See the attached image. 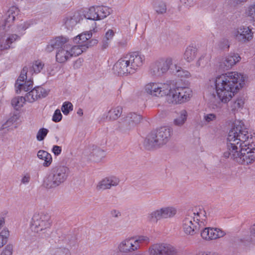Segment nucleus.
Listing matches in <instances>:
<instances>
[{"instance_id":"nucleus-56","label":"nucleus","mask_w":255,"mask_h":255,"mask_svg":"<svg viewBox=\"0 0 255 255\" xmlns=\"http://www.w3.org/2000/svg\"><path fill=\"white\" fill-rule=\"evenodd\" d=\"M55 48H56L55 46V45L53 43V41L51 40L50 42L48 43V44L47 45L46 48H45V51L47 52H51L54 50Z\"/></svg>"},{"instance_id":"nucleus-32","label":"nucleus","mask_w":255,"mask_h":255,"mask_svg":"<svg viewBox=\"0 0 255 255\" xmlns=\"http://www.w3.org/2000/svg\"><path fill=\"white\" fill-rule=\"evenodd\" d=\"M98 15L97 6L90 7L84 13V17L86 19L93 20L92 23L95 22L96 20H98Z\"/></svg>"},{"instance_id":"nucleus-15","label":"nucleus","mask_w":255,"mask_h":255,"mask_svg":"<svg viewBox=\"0 0 255 255\" xmlns=\"http://www.w3.org/2000/svg\"><path fill=\"white\" fill-rule=\"evenodd\" d=\"M149 255H176L175 249L170 245L155 244L148 249Z\"/></svg>"},{"instance_id":"nucleus-31","label":"nucleus","mask_w":255,"mask_h":255,"mask_svg":"<svg viewBox=\"0 0 255 255\" xmlns=\"http://www.w3.org/2000/svg\"><path fill=\"white\" fill-rule=\"evenodd\" d=\"M171 70L172 73L179 77L189 78L191 77V74L189 71L183 69L176 64H175L171 68Z\"/></svg>"},{"instance_id":"nucleus-39","label":"nucleus","mask_w":255,"mask_h":255,"mask_svg":"<svg viewBox=\"0 0 255 255\" xmlns=\"http://www.w3.org/2000/svg\"><path fill=\"white\" fill-rule=\"evenodd\" d=\"M115 35V32L112 29H109L106 33L103 41V47L106 48L109 46V41L111 40Z\"/></svg>"},{"instance_id":"nucleus-52","label":"nucleus","mask_w":255,"mask_h":255,"mask_svg":"<svg viewBox=\"0 0 255 255\" xmlns=\"http://www.w3.org/2000/svg\"><path fill=\"white\" fill-rule=\"evenodd\" d=\"M31 179L30 174L29 173H26L22 175L20 180L21 184H27L29 183Z\"/></svg>"},{"instance_id":"nucleus-42","label":"nucleus","mask_w":255,"mask_h":255,"mask_svg":"<svg viewBox=\"0 0 255 255\" xmlns=\"http://www.w3.org/2000/svg\"><path fill=\"white\" fill-rule=\"evenodd\" d=\"M245 13L251 20L255 21V3L248 7Z\"/></svg>"},{"instance_id":"nucleus-6","label":"nucleus","mask_w":255,"mask_h":255,"mask_svg":"<svg viewBox=\"0 0 255 255\" xmlns=\"http://www.w3.org/2000/svg\"><path fill=\"white\" fill-rule=\"evenodd\" d=\"M69 173L66 166L60 165L53 167L44 180V186L47 189L58 187L66 180Z\"/></svg>"},{"instance_id":"nucleus-9","label":"nucleus","mask_w":255,"mask_h":255,"mask_svg":"<svg viewBox=\"0 0 255 255\" xmlns=\"http://www.w3.org/2000/svg\"><path fill=\"white\" fill-rule=\"evenodd\" d=\"M149 242V239L147 236L128 237L119 243L117 250L121 253H130L137 251L142 245L147 244Z\"/></svg>"},{"instance_id":"nucleus-63","label":"nucleus","mask_w":255,"mask_h":255,"mask_svg":"<svg viewBox=\"0 0 255 255\" xmlns=\"http://www.w3.org/2000/svg\"><path fill=\"white\" fill-rule=\"evenodd\" d=\"M17 119V116L16 115H14L9 119V121L10 122L13 123V122H15V121H16Z\"/></svg>"},{"instance_id":"nucleus-47","label":"nucleus","mask_w":255,"mask_h":255,"mask_svg":"<svg viewBox=\"0 0 255 255\" xmlns=\"http://www.w3.org/2000/svg\"><path fill=\"white\" fill-rule=\"evenodd\" d=\"M36 90V95L37 99L44 98L47 96L48 91L41 87H38L34 88Z\"/></svg>"},{"instance_id":"nucleus-24","label":"nucleus","mask_w":255,"mask_h":255,"mask_svg":"<svg viewBox=\"0 0 255 255\" xmlns=\"http://www.w3.org/2000/svg\"><path fill=\"white\" fill-rule=\"evenodd\" d=\"M97 23L96 22H93L92 24V27L90 31H86L79 34L75 37V41L83 43L86 42L87 40L90 39L92 36V32L95 33L98 31L97 27Z\"/></svg>"},{"instance_id":"nucleus-41","label":"nucleus","mask_w":255,"mask_h":255,"mask_svg":"<svg viewBox=\"0 0 255 255\" xmlns=\"http://www.w3.org/2000/svg\"><path fill=\"white\" fill-rule=\"evenodd\" d=\"M51 253L53 255H71L70 250L65 248L53 249Z\"/></svg>"},{"instance_id":"nucleus-40","label":"nucleus","mask_w":255,"mask_h":255,"mask_svg":"<svg viewBox=\"0 0 255 255\" xmlns=\"http://www.w3.org/2000/svg\"><path fill=\"white\" fill-rule=\"evenodd\" d=\"M26 101L25 97H17L12 100L11 104L16 109H18L23 106Z\"/></svg>"},{"instance_id":"nucleus-1","label":"nucleus","mask_w":255,"mask_h":255,"mask_svg":"<svg viewBox=\"0 0 255 255\" xmlns=\"http://www.w3.org/2000/svg\"><path fill=\"white\" fill-rule=\"evenodd\" d=\"M215 91L210 95L212 108L217 107V103L227 104L244 87L245 77L237 71H230L217 76L213 79Z\"/></svg>"},{"instance_id":"nucleus-5","label":"nucleus","mask_w":255,"mask_h":255,"mask_svg":"<svg viewBox=\"0 0 255 255\" xmlns=\"http://www.w3.org/2000/svg\"><path fill=\"white\" fill-rule=\"evenodd\" d=\"M172 129L168 127H161L156 131L151 132L144 140V144L149 149L160 147L170 139Z\"/></svg>"},{"instance_id":"nucleus-54","label":"nucleus","mask_w":255,"mask_h":255,"mask_svg":"<svg viewBox=\"0 0 255 255\" xmlns=\"http://www.w3.org/2000/svg\"><path fill=\"white\" fill-rule=\"evenodd\" d=\"M180 2L185 6L191 7L195 3V0H180Z\"/></svg>"},{"instance_id":"nucleus-57","label":"nucleus","mask_w":255,"mask_h":255,"mask_svg":"<svg viewBox=\"0 0 255 255\" xmlns=\"http://www.w3.org/2000/svg\"><path fill=\"white\" fill-rule=\"evenodd\" d=\"M52 151L54 155L58 156L61 153L62 148L61 146L58 145H54L53 146Z\"/></svg>"},{"instance_id":"nucleus-58","label":"nucleus","mask_w":255,"mask_h":255,"mask_svg":"<svg viewBox=\"0 0 255 255\" xmlns=\"http://www.w3.org/2000/svg\"><path fill=\"white\" fill-rule=\"evenodd\" d=\"M111 215L115 218H118L121 216V213L118 210H113L111 212Z\"/></svg>"},{"instance_id":"nucleus-23","label":"nucleus","mask_w":255,"mask_h":255,"mask_svg":"<svg viewBox=\"0 0 255 255\" xmlns=\"http://www.w3.org/2000/svg\"><path fill=\"white\" fill-rule=\"evenodd\" d=\"M123 108L120 106L112 107L106 115H104V118L108 121H114L118 119L121 116Z\"/></svg>"},{"instance_id":"nucleus-2","label":"nucleus","mask_w":255,"mask_h":255,"mask_svg":"<svg viewBox=\"0 0 255 255\" xmlns=\"http://www.w3.org/2000/svg\"><path fill=\"white\" fill-rule=\"evenodd\" d=\"M251 136L246 129L240 125H236L232 128L228 134L227 138V151L224 153L225 157L231 158L238 162V158L244 147V142L249 140Z\"/></svg>"},{"instance_id":"nucleus-3","label":"nucleus","mask_w":255,"mask_h":255,"mask_svg":"<svg viewBox=\"0 0 255 255\" xmlns=\"http://www.w3.org/2000/svg\"><path fill=\"white\" fill-rule=\"evenodd\" d=\"M143 55L134 52L121 58L114 65L113 72L118 76H127L135 73L143 65Z\"/></svg>"},{"instance_id":"nucleus-62","label":"nucleus","mask_w":255,"mask_h":255,"mask_svg":"<svg viewBox=\"0 0 255 255\" xmlns=\"http://www.w3.org/2000/svg\"><path fill=\"white\" fill-rule=\"evenodd\" d=\"M196 255H213L210 253L205 252H200L196 254Z\"/></svg>"},{"instance_id":"nucleus-29","label":"nucleus","mask_w":255,"mask_h":255,"mask_svg":"<svg viewBox=\"0 0 255 255\" xmlns=\"http://www.w3.org/2000/svg\"><path fill=\"white\" fill-rule=\"evenodd\" d=\"M37 156L39 159L43 160V166L45 167H49L52 163V158L51 155L46 151L40 150L37 152Z\"/></svg>"},{"instance_id":"nucleus-60","label":"nucleus","mask_w":255,"mask_h":255,"mask_svg":"<svg viewBox=\"0 0 255 255\" xmlns=\"http://www.w3.org/2000/svg\"><path fill=\"white\" fill-rule=\"evenodd\" d=\"M251 235L255 238V223L250 228Z\"/></svg>"},{"instance_id":"nucleus-28","label":"nucleus","mask_w":255,"mask_h":255,"mask_svg":"<svg viewBox=\"0 0 255 255\" xmlns=\"http://www.w3.org/2000/svg\"><path fill=\"white\" fill-rule=\"evenodd\" d=\"M163 219H171L177 214V209L174 206H169L160 208Z\"/></svg>"},{"instance_id":"nucleus-12","label":"nucleus","mask_w":255,"mask_h":255,"mask_svg":"<svg viewBox=\"0 0 255 255\" xmlns=\"http://www.w3.org/2000/svg\"><path fill=\"white\" fill-rule=\"evenodd\" d=\"M255 136L249 137V140L244 142V147L240 156L238 158V163L247 164L252 163L255 160Z\"/></svg>"},{"instance_id":"nucleus-21","label":"nucleus","mask_w":255,"mask_h":255,"mask_svg":"<svg viewBox=\"0 0 255 255\" xmlns=\"http://www.w3.org/2000/svg\"><path fill=\"white\" fill-rule=\"evenodd\" d=\"M141 120V117L134 113L128 114L126 119L125 126L127 130H130L138 125Z\"/></svg>"},{"instance_id":"nucleus-8","label":"nucleus","mask_w":255,"mask_h":255,"mask_svg":"<svg viewBox=\"0 0 255 255\" xmlns=\"http://www.w3.org/2000/svg\"><path fill=\"white\" fill-rule=\"evenodd\" d=\"M89 44L77 45H65L57 50L56 60L60 63H64L73 56H77L86 51Z\"/></svg>"},{"instance_id":"nucleus-33","label":"nucleus","mask_w":255,"mask_h":255,"mask_svg":"<svg viewBox=\"0 0 255 255\" xmlns=\"http://www.w3.org/2000/svg\"><path fill=\"white\" fill-rule=\"evenodd\" d=\"M147 219L149 222L157 223V222L162 219V215L160 208L155 210L148 214Z\"/></svg>"},{"instance_id":"nucleus-61","label":"nucleus","mask_w":255,"mask_h":255,"mask_svg":"<svg viewBox=\"0 0 255 255\" xmlns=\"http://www.w3.org/2000/svg\"><path fill=\"white\" fill-rule=\"evenodd\" d=\"M232 1L237 4H239L246 2L248 0H232Z\"/></svg>"},{"instance_id":"nucleus-30","label":"nucleus","mask_w":255,"mask_h":255,"mask_svg":"<svg viewBox=\"0 0 255 255\" xmlns=\"http://www.w3.org/2000/svg\"><path fill=\"white\" fill-rule=\"evenodd\" d=\"M151 5L158 14H163L166 11V3L161 0H151Z\"/></svg>"},{"instance_id":"nucleus-19","label":"nucleus","mask_w":255,"mask_h":255,"mask_svg":"<svg viewBox=\"0 0 255 255\" xmlns=\"http://www.w3.org/2000/svg\"><path fill=\"white\" fill-rule=\"evenodd\" d=\"M84 154L89 160L96 162L101 161L105 156L103 150L94 146L86 148Z\"/></svg>"},{"instance_id":"nucleus-49","label":"nucleus","mask_w":255,"mask_h":255,"mask_svg":"<svg viewBox=\"0 0 255 255\" xmlns=\"http://www.w3.org/2000/svg\"><path fill=\"white\" fill-rule=\"evenodd\" d=\"M244 104V101L242 99H238L232 103L231 108L232 111H236L242 108Z\"/></svg>"},{"instance_id":"nucleus-55","label":"nucleus","mask_w":255,"mask_h":255,"mask_svg":"<svg viewBox=\"0 0 255 255\" xmlns=\"http://www.w3.org/2000/svg\"><path fill=\"white\" fill-rule=\"evenodd\" d=\"M83 62V60L81 58H78L73 63V68L74 69H79L82 65Z\"/></svg>"},{"instance_id":"nucleus-37","label":"nucleus","mask_w":255,"mask_h":255,"mask_svg":"<svg viewBox=\"0 0 255 255\" xmlns=\"http://www.w3.org/2000/svg\"><path fill=\"white\" fill-rule=\"evenodd\" d=\"M209 56L207 54L201 55L196 62L197 67L203 68L206 66L209 61Z\"/></svg>"},{"instance_id":"nucleus-46","label":"nucleus","mask_w":255,"mask_h":255,"mask_svg":"<svg viewBox=\"0 0 255 255\" xmlns=\"http://www.w3.org/2000/svg\"><path fill=\"white\" fill-rule=\"evenodd\" d=\"M73 110V105L69 102H65L61 107V111L65 115H67L70 111Z\"/></svg>"},{"instance_id":"nucleus-10","label":"nucleus","mask_w":255,"mask_h":255,"mask_svg":"<svg viewBox=\"0 0 255 255\" xmlns=\"http://www.w3.org/2000/svg\"><path fill=\"white\" fill-rule=\"evenodd\" d=\"M31 230L39 234L47 233L51 226L49 215L44 212L35 213L31 221Z\"/></svg>"},{"instance_id":"nucleus-45","label":"nucleus","mask_w":255,"mask_h":255,"mask_svg":"<svg viewBox=\"0 0 255 255\" xmlns=\"http://www.w3.org/2000/svg\"><path fill=\"white\" fill-rule=\"evenodd\" d=\"M49 130L45 128H40L36 134V139L38 141L43 140L48 134Z\"/></svg>"},{"instance_id":"nucleus-34","label":"nucleus","mask_w":255,"mask_h":255,"mask_svg":"<svg viewBox=\"0 0 255 255\" xmlns=\"http://www.w3.org/2000/svg\"><path fill=\"white\" fill-rule=\"evenodd\" d=\"M98 14V20L103 19L109 15L111 12V9L107 6H97Z\"/></svg>"},{"instance_id":"nucleus-17","label":"nucleus","mask_w":255,"mask_h":255,"mask_svg":"<svg viewBox=\"0 0 255 255\" xmlns=\"http://www.w3.org/2000/svg\"><path fill=\"white\" fill-rule=\"evenodd\" d=\"M27 68L25 67L21 72V74L16 81L15 86L17 93H20L21 91H28L31 90L33 86V82L31 80L24 81L26 79V74Z\"/></svg>"},{"instance_id":"nucleus-44","label":"nucleus","mask_w":255,"mask_h":255,"mask_svg":"<svg viewBox=\"0 0 255 255\" xmlns=\"http://www.w3.org/2000/svg\"><path fill=\"white\" fill-rule=\"evenodd\" d=\"M36 95V90L34 88L26 95L25 98L26 101L30 103H33L35 101L38 100Z\"/></svg>"},{"instance_id":"nucleus-16","label":"nucleus","mask_w":255,"mask_h":255,"mask_svg":"<svg viewBox=\"0 0 255 255\" xmlns=\"http://www.w3.org/2000/svg\"><path fill=\"white\" fill-rule=\"evenodd\" d=\"M120 182V179L117 176L110 175L102 178L97 184L96 188L98 191L109 190L112 187L117 186Z\"/></svg>"},{"instance_id":"nucleus-26","label":"nucleus","mask_w":255,"mask_h":255,"mask_svg":"<svg viewBox=\"0 0 255 255\" xmlns=\"http://www.w3.org/2000/svg\"><path fill=\"white\" fill-rule=\"evenodd\" d=\"M198 54L197 48L193 46H188L186 48L183 54L184 59L187 62L193 61Z\"/></svg>"},{"instance_id":"nucleus-4","label":"nucleus","mask_w":255,"mask_h":255,"mask_svg":"<svg viewBox=\"0 0 255 255\" xmlns=\"http://www.w3.org/2000/svg\"><path fill=\"white\" fill-rule=\"evenodd\" d=\"M207 223V216L204 209L197 210H189L182 221V229L187 235L193 236L205 227Z\"/></svg>"},{"instance_id":"nucleus-43","label":"nucleus","mask_w":255,"mask_h":255,"mask_svg":"<svg viewBox=\"0 0 255 255\" xmlns=\"http://www.w3.org/2000/svg\"><path fill=\"white\" fill-rule=\"evenodd\" d=\"M217 115L213 113L205 114L203 115V121L206 124H209L216 121Z\"/></svg>"},{"instance_id":"nucleus-25","label":"nucleus","mask_w":255,"mask_h":255,"mask_svg":"<svg viewBox=\"0 0 255 255\" xmlns=\"http://www.w3.org/2000/svg\"><path fill=\"white\" fill-rule=\"evenodd\" d=\"M18 9L15 6L10 7L7 11L4 19V26L9 27L13 23L15 17L18 14Z\"/></svg>"},{"instance_id":"nucleus-50","label":"nucleus","mask_w":255,"mask_h":255,"mask_svg":"<svg viewBox=\"0 0 255 255\" xmlns=\"http://www.w3.org/2000/svg\"><path fill=\"white\" fill-rule=\"evenodd\" d=\"M30 26V24L27 22H23L18 24L17 26V30L16 31L18 32L21 33L25 30L27 28L29 27Z\"/></svg>"},{"instance_id":"nucleus-14","label":"nucleus","mask_w":255,"mask_h":255,"mask_svg":"<svg viewBox=\"0 0 255 255\" xmlns=\"http://www.w3.org/2000/svg\"><path fill=\"white\" fill-rule=\"evenodd\" d=\"M232 36L237 41L245 43L253 39L254 32L249 27L241 26L233 31Z\"/></svg>"},{"instance_id":"nucleus-20","label":"nucleus","mask_w":255,"mask_h":255,"mask_svg":"<svg viewBox=\"0 0 255 255\" xmlns=\"http://www.w3.org/2000/svg\"><path fill=\"white\" fill-rule=\"evenodd\" d=\"M241 59V58L238 54L230 53L222 59L220 66L223 69L229 70L239 62Z\"/></svg>"},{"instance_id":"nucleus-27","label":"nucleus","mask_w":255,"mask_h":255,"mask_svg":"<svg viewBox=\"0 0 255 255\" xmlns=\"http://www.w3.org/2000/svg\"><path fill=\"white\" fill-rule=\"evenodd\" d=\"M177 114L176 117L173 120V125L178 127H182L187 121V112L185 110H182Z\"/></svg>"},{"instance_id":"nucleus-36","label":"nucleus","mask_w":255,"mask_h":255,"mask_svg":"<svg viewBox=\"0 0 255 255\" xmlns=\"http://www.w3.org/2000/svg\"><path fill=\"white\" fill-rule=\"evenodd\" d=\"M19 38L16 34H11L5 40L3 45H1V49H7L10 48V44Z\"/></svg>"},{"instance_id":"nucleus-38","label":"nucleus","mask_w":255,"mask_h":255,"mask_svg":"<svg viewBox=\"0 0 255 255\" xmlns=\"http://www.w3.org/2000/svg\"><path fill=\"white\" fill-rule=\"evenodd\" d=\"M9 233L7 229H3L0 233V248L5 245L7 242Z\"/></svg>"},{"instance_id":"nucleus-7","label":"nucleus","mask_w":255,"mask_h":255,"mask_svg":"<svg viewBox=\"0 0 255 255\" xmlns=\"http://www.w3.org/2000/svg\"><path fill=\"white\" fill-rule=\"evenodd\" d=\"M192 95V90L188 87L178 84L174 86L170 85V90L168 94L167 102L173 105L182 104L189 101Z\"/></svg>"},{"instance_id":"nucleus-64","label":"nucleus","mask_w":255,"mask_h":255,"mask_svg":"<svg viewBox=\"0 0 255 255\" xmlns=\"http://www.w3.org/2000/svg\"><path fill=\"white\" fill-rule=\"evenodd\" d=\"M4 224V219L2 218H0V229L3 226Z\"/></svg>"},{"instance_id":"nucleus-35","label":"nucleus","mask_w":255,"mask_h":255,"mask_svg":"<svg viewBox=\"0 0 255 255\" xmlns=\"http://www.w3.org/2000/svg\"><path fill=\"white\" fill-rule=\"evenodd\" d=\"M52 40L53 41V43L58 49L61 47H63L65 45H68L67 43L69 41V38L67 37L61 36L56 37Z\"/></svg>"},{"instance_id":"nucleus-51","label":"nucleus","mask_w":255,"mask_h":255,"mask_svg":"<svg viewBox=\"0 0 255 255\" xmlns=\"http://www.w3.org/2000/svg\"><path fill=\"white\" fill-rule=\"evenodd\" d=\"M62 118V115L61 113L60 110L57 109L53 116L52 120L55 122H60Z\"/></svg>"},{"instance_id":"nucleus-59","label":"nucleus","mask_w":255,"mask_h":255,"mask_svg":"<svg viewBox=\"0 0 255 255\" xmlns=\"http://www.w3.org/2000/svg\"><path fill=\"white\" fill-rule=\"evenodd\" d=\"M128 40L127 39L125 40H121L118 42V44L121 47H125L127 45Z\"/></svg>"},{"instance_id":"nucleus-11","label":"nucleus","mask_w":255,"mask_h":255,"mask_svg":"<svg viewBox=\"0 0 255 255\" xmlns=\"http://www.w3.org/2000/svg\"><path fill=\"white\" fill-rule=\"evenodd\" d=\"M174 58L172 57L162 58L151 63L149 73L154 77H161L165 75L173 64Z\"/></svg>"},{"instance_id":"nucleus-18","label":"nucleus","mask_w":255,"mask_h":255,"mask_svg":"<svg viewBox=\"0 0 255 255\" xmlns=\"http://www.w3.org/2000/svg\"><path fill=\"white\" fill-rule=\"evenodd\" d=\"M200 230L201 237L206 241L216 240L226 235L224 231L216 228L204 227Z\"/></svg>"},{"instance_id":"nucleus-22","label":"nucleus","mask_w":255,"mask_h":255,"mask_svg":"<svg viewBox=\"0 0 255 255\" xmlns=\"http://www.w3.org/2000/svg\"><path fill=\"white\" fill-rule=\"evenodd\" d=\"M83 18L82 15L79 12H76L72 15L68 16L65 19V27L68 30H72Z\"/></svg>"},{"instance_id":"nucleus-13","label":"nucleus","mask_w":255,"mask_h":255,"mask_svg":"<svg viewBox=\"0 0 255 255\" xmlns=\"http://www.w3.org/2000/svg\"><path fill=\"white\" fill-rule=\"evenodd\" d=\"M144 89L145 92L151 97H166L167 100L170 90V84L167 83L150 82L145 85Z\"/></svg>"},{"instance_id":"nucleus-48","label":"nucleus","mask_w":255,"mask_h":255,"mask_svg":"<svg viewBox=\"0 0 255 255\" xmlns=\"http://www.w3.org/2000/svg\"><path fill=\"white\" fill-rule=\"evenodd\" d=\"M44 66V64L42 61L37 60L33 63L32 69L35 73H38L43 68Z\"/></svg>"},{"instance_id":"nucleus-53","label":"nucleus","mask_w":255,"mask_h":255,"mask_svg":"<svg viewBox=\"0 0 255 255\" xmlns=\"http://www.w3.org/2000/svg\"><path fill=\"white\" fill-rule=\"evenodd\" d=\"M13 247L11 245H7L0 255H12Z\"/></svg>"}]
</instances>
